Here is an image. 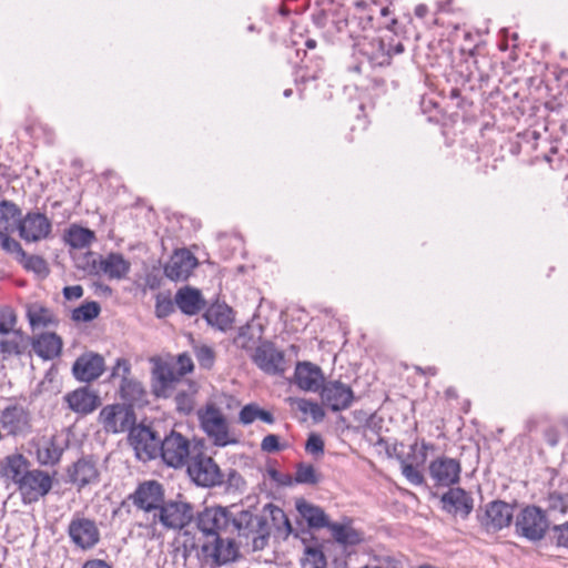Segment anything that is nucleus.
Wrapping results in <instances>:
<instances>
[{
	"label": "nucleus",
	"instance_id": "f257e3e1",
	"mask_svg": "<svg viewBox=\"0 0 568 568\" xmlns=\"http://www.w3.org/2000/svg\"><path fill=\"white\" fill-rule=\"evenodd\" d=\"M199 390L195 382L179 378L169 363L158 364L152 372V392L159 398L174 397L179 413L187 415L194 408V396Z\"/></svg>",
	"mask_w": 568,
	"mask_h": 568
},
{
	"label": "nucleus",
	"instance_id": "f03ea898",
	"mask_svg": "<svg viewBox=\"0 0 568 568\" xmlns=\"http://www.w3.org/2000/svg\"><path fill=\"white\" fill-rule=\"evenodd\" d=\"M403 51V43L390 34L386 37L364 36L354 43L355 54L361 55L371 67L388 65L393 54H399Z\"/></svg>",
	"mask_w": 568,
	"mask_h": 568
},
{
	"label": "nucleus",
	"instance_id": "7ed1b4c3",
	"mask_svg": "<svg viewBox=\"0 0 568 568\" xmlns=\"http://www.w3.org/2000/svg\"><path fill=\"white\" fill-rule=\"evenodd\" d=\"M231 532L236 531L239 536L252 537L254 551L263 550L270 539V526L266 517L254 515L248 510H241L237 514L231 511Z\"/></svg>",
	"mask_w": 568,
	"mask_h": 568
},
{
	"label": "nucleus",
	"instance_id": "20e7f679",
	"mask_svg": "<svg viewBox=\"0 0 568 568\" xmlns=\"http://www.w3.org/2000/svg\"><path fill=\"white\" fill-rule=\"evenodd\" d=\"M194 519V508L190 503L168 500L153 515L151 526L161 525L168 530H181Z\"/></svg>",
	"mask_w": 568,
	"mask_h": 568
},
{
	"label": "nucleus",
	"instance_id": "39448f33",
	"mask_svg": "<svg viewBox=\"0 0 568 568\" xmlns=\"http://www.w3.org/2000/svg\"><path fill=\"white\" fill-rule=\"evenodd\" d=\"M549 528L546 511L537 506H527L515 519V531L529 541L541 540Z\"/></svg>",
	"mask_w": 568,
	"mask_h": 568
},
{
	"label": "nucleus",
	"instance_id": "423d86ee",
	"mask_svg": "<svg viewBox=\"0 0 568 568\" xmlns=\"http://www.w3.org/2000/svg\"><path fill=\"white\" fill-rule=\"evenodd\" d=\"M202 560L211 568H219L232 562L237 557V548L232 538H199Z\"/></svg>",
	"mask_w": 568,
	"mask_h": 568
},
{
	"label": "nucleus",
	"instance_id": "0eeeda50",
	"mask_svg": "<svg viewBox=\"0 0 568 568\" xmlns=\"http://www.w3.org/2000/svg\"><path fill=\"white\" fill-rule=\"evenodd\" d=\"M251 359L263 373L272 376H282L288 368L284 352L267 339L256 345Z\"/></svg>",
	"mask_w": 568,
	"mask_h": 568
},
{
	"label": "nucleus",
	"instance_id": "6e6552de",
	"mask_svg": "<svg viewBox=\"0 0 568 568\" xmlns=\"http://www.w3.org/2000/svg\"><path fill=\"white\" fill-rule=\"evenodd\" d=\"M200 538L221 537L231 530V511L226 507H206L195 517Z\"/></svg>",
	"mask_w": 568,
	"mask_h": 568
},
{
	"label": "nucleus",
	"instance_id": "1a4fd4ad",
	"mask_svg": "<svg viewBox=\"0 0 568 568\" xmlns=\"http://www.w3.org/2000/svg\"><path fill=\"white\" fill-rule=\"evenodd\" d=\"M159 455L168 466L173 468L186 465L193 456L190 449V440L175 430L161 439Z\"/></svg>",
	"mask_w": 568,
	"mask_h": 568
},
{
	"label": "nucleus",
	"instance_id": "9d476101",
	"mask_svg": "<svg viewBox=\"0 0 568 568\" xmlns=\"http://www.w3.org/2000/svg\"><path fill=\"white\" fill-rule=\"evenodd\" d=\"M186 465L190 477L199 486L212 487L223 483V475L212 457L197 453Z\"/></svg>",
	"mask_w": 568,
	"mask_h": 568
},
{
	"label": "nucleus",
	"instance_id": "9b49d317",
	"mask_svg": "<svg viewBox=\"0 0 568 568\" xmlns=\"http://www.w3.org/2000/svg\"><path fill=\"white\" fill-rule=\"evenodd\" d=\"M130 499L136 508L149 516L148 519L152 520L153 515L164 503L163 486L156 480L141 483L135 491L130 495Z\"/></svg>",
	"mask_w": 568,
	"mask_h": 568
},
{
	"label": "nucleus",
	"instance_id": "f8f14e48",
	"mask_svg": "<svg viewBox=\"0 0 568 568\" xmlns=\"http://www.w3.org/2000/svg\"><path fill=\"white\" fill-rule=\"evenodd\" d=\"M129 442L136 458L142 462L154 459L159 455L161 437L148 426L138 425L131 428Z\"/></svg>",
	"mask_w": 568,
	"mask_h": 568
},
{
	"label": "nucleus",
	"instance_id": "ddd939ff",
	"mask_svg": "<svg viewBox=\"0 0 568 568\" xmlns=\"http://www.w3.org/2000/svg\"><path fill=\"white\" fill-rule=\"evenodd\" d=\"M64 440L60 436H41L29 442V454L42 466L55 465L64 450Z\"/></svg>",
	"mask_w": 568,
	"mask_h": 568
},
{
	"label": "nucleus",
	"instance_id": "4468645a",
	"mask_svg": "<svg viewBox=\"0 0 568 568\" xmlns=\"http://www.w3.org/2000/svg\"><path fill=\"white\" fill-rule=\"evenodd\" d=\"M52 487L51 476L40 469H29L24 478L18 485L23 504H32L45 496Z\"/></svg>",
	"mask_w": 568,
	"mask_h": 568
},
{
	"label": "nucleus",
	"instance_id": "2eb2a0df",
	"mask_svg": "<svg viewBox=\"0 0 568 568\" xmlns=\"http://www.w3.org/2000/svg\"><path fill=\"white\" fill-rule=\"evenodd\" d=\"M99 418L108 433L130 432L131 428L135 427L133 408L125 405H108L101 409Z\"/></svg>",
	"mask_w": 568,
	"mask_h": 568
},
{
	"label": "nucleus",
	"instance_id": "dca6fc26",
	"mask_svg": "<svg viewBox=\"0 0 568 568\" xmlns=\"http://www.w3.org/2000/svg\"><path fill=\"white\" fill-rule=\"evenodd\" d=\"M199 418L203 430L215 445L226 446L230 443L226 418L217 407L207 405L205 410L199 414Z\"/></svg>",
	"mask_w": 568,
	"mask_h": 568
},
{
	"label": "nucleus",
	"instance_id": "f3484780",
	"mask_svg": "<svg viewBox=\"0 0 568 568\" xmlns=\"http://www.w3.org/2000/svg\"><path fill=\"white\" fill-rule=\"evenodd\" d=\"M0 426L8 435L24 437L32 428L31 414L21 405H9L0 414Z\"/></svg>",
	"mask_w": 568,
	"mask_h": 568
},
{
	"label": "nucleus",
	"instance_id": "a211bd4d",
	"mask_svg": "<svg viewBox=\"0 0 568 568\" xmlns=\"http://www.w3.org/2000/svg\"><path fill=\"white\" fill-rule=\"evenodd\" d=\"M428 473L435 486L450 487L459 481L462 465L455 458L440 456L429 463Z\"/></svg>",
	"mask_w": 568,
	"mask_h": 568
},
{
	"label": "nucleus",
	"instance_id": "6ab92c4d",
	"mask_svg": "<svg viewBox=\"0 0 568 568\" xmlns=\"http://www.w3.org/2000/svg\"><path fill=\"white\" fill-rule=\"evenodd\" d=\"M17 229L24 242L34 243L48 237L51 232V222L40 212H29L20 217Z\"/></svg>",
	"mask_w": 568,
	"mask_h": 568
},
{
	"label": "nucleus",
	"instance_id": "aec40b11",
	"mask_svg": "<svg viewBox=\"0 0 568 568\" xmlns=\"http://www.w3.org/2000/svg\"><path fill=\"white\" fill-rule=\"evenodd\" d=\"M321 397L323 404L333 412H341L347 409L352 405L354 400V392L348 385L339 381H329L322 385Z\"/></svg>",
	"mask_w": 568,
	"mask_h": 568
},
{
	"label": "nucleus",
	"instance_id": "412c9836",
	"mask_svg": "<svg viewBox=\"0 0 568 568\" xmlns=\"http://www.w3.org/2000/svg\"><path fill=\"white\" fill-rule=\"evenodd\" d=\"M104 371L105 362L103 356L94 352H85L73 362V377L80 382H93Z\"/></svg>",
	"mask_w": 568,
	"mask_h": 568
},
{
	"label": "nucleus",
	"instance_id": "4be33fe9",
	"mask_svg": "<svg viewBox=\"0 0 568 568\" xmlns=\"http://www.w3.org/2000/svg\"><path fill=\"white\" fill-rule=\"evenodd\" d=\"M197 266L196 257L187 250H176L164 265V275L171 281H185Z\"/></svg>",
	"mask_w": 568,
	"mask_h": 568
},
{
	"label": "nucleus",
	"instance_id": "5701e85b",
	"mask_svg": "<svg viewBox=\"0 0 568 568\" xmlns=\"http://www.w3.org/2000/svg\"><path fill=\"white\" fill-rule=\"evenodd\" d=\"M513 517V507L509 504L495 500L487 505L481 523L488 531H497L509 526Z\"/></svg>",
	"mask_w": 568,
	"mask_h": 568
},
{
	"label": "nucleus",
	"instance_id": "b1692460",
	"mask_svg": "<svg viewBox=\"0 0 568 568\" xmlns=\"http://www.w3.org/2000/svg\"><path fill=\"white\" fill-rule=\"evenodd\" d=\"M294 379L301 389L307 392H317L324 384L322 369L310 362L297 363Z\"/></svg>",
	"mask_w": 568,
	"mask_h": 568
},
{
	"label": "nucleus",
	"instance_id": "393cba45",
	"mask_svg": "<svg viewBox=\"0 0 568 568\" xmlns=\"http://www.w3.org/2000/svg\"><path fill=\"white\" fill-rule=\"evenodd\" d=\"M100 541L97 524L87 518L73 520V545L81 550H90Z\"/></svg>",
	"mask_w": 568,
	"mask_h": 568
},
{
	"label": "nucleus",
	"instance_id": "a878e982",
	"mask_svg": "<svg viewBox=\"0 0 568 568\" xmlns=\"http://www.w3.org/2000/svg\"><path fill=\"white\" fill-rule=\"evenodd\" d=\"M30 469V462L19 453L6 456L0 460V476L12 481L17 487Z\"/></svg>",
	"mask_w": 568,
	"mask_h": 568
},
{
	"label": "nucleus",
	"instance_id": "bb28decb",
	"mask_svg": "<svg viewBox=\"0 0 568 568\" xmlns=\"http://www.w3.org/2000/svg\"><path fill=\"white\" fill-rule=\"evenodd\" d=\"M352 523V519L344 518L342 523H333L328 526L333 539L345 548L357 546L365 539L364 532L354 528Z\"/></svg>",
	"mask_w": 568,
	"mask_h": 568
},
{
	"label": "nucleus",
	"instance_id": "cd10ccee",
	"mask_svg": "<svg viewBox=\"0 0 568 568\" xmlns=\"http://www.w3.org/2000/svg\"><path fill=\"white\" fill-rule=\"evenodd\" d=\"M130 268V262L121 253L111 252L105 256L100 255L99 274H104L110 280L124 278Z\"/></svg>",
	"mask_w": 568,
	"mask_h": 568
},
{
	"label": "nucleus",
	"instance_id": "c85d7f7f",
	"mask_svg": "<svg viewBox=\"0 0 568 568\" xmlns=\"http://www.w3.org/2000/svg\"><path fill=\"white\" fill-rule=\"evenodd\" d=\"M443 509L467 517L473 510V498L462 488H449L442 496Z\"/></svg>",
	"mask_w": 568,
	"mask_h": 568
},
{
	"label": "nucleus",
	"instance_id": "c756f323",
	"mask_svg": "<svg viewBox=\"0 0 568 568\" xmlns=\"http://www.w3.org/2000/svg\"><path fill=\"white\" fill-rule=\"evenodd\" d=\"M174 303L183 314L189 316L197 314L205 306L201 292L191 286L178 290Z\"/></svg>",
	"mask_w": 568,
	"mask_h": 568
},
{
	"label": "nucleus",
	"instance_id": "7c9ffc66",
	"mask_svg": "<svg viewBox=\"0 0 568 568\" xmlns=\"http://www.w3.org/2000/svg\"><path fill=\"white\" fill-rule=\"evenodd\" d=\"M295 506L298 514L312 529H328V526L333 524L329 521L324 509L317 505L311 504L305 499H297Z\"/></svg>",
	"mask_w": 568,
	"mask_h": 568
},
{
	"label": "nucleus",
	"instance_id": "2f4dec72",
	"mask_svg": "<svg viewBox=\"0 0 568 568\" xmlns=\"http://www.w3.org/2000/svg\"><path fill=\"white\" fill-rule=\"evenodd\" d=\"M101 405L97 390L90 386H83L73 390V412L88 415Z\"/></svg>",
	"mask_w": 568,
	"mask_h": 568
},
{
	"label": "nucleus",
	"instance_id": "473e14b6",
	"mask_svg": "<svg viewBox=\"0 0 568 568\" xmlns=\"http://www.w3.org/2000/svg\"><path fill=\"white\" fill-rule=\"evenodd\" d=\"M99 470L97 462L92 457H84L73 464V484H78L80 488L98 484Z\"/></svg>",
	"mask_w": 568,
	"mask_h": 568
},
{
	"label": "nucleus",
	"instance_id": "72a5a7b5",
	"mask_svg": "<svg viewBox=\"0 0 568 568\" xmlns=\"http://www.w3.org/2000/svg\"><path fill=\"white\" fill-rule=\"evenodd\" d=\"M62 342L53 333H44L32 339L33 352L43 359H52L61 352Z\"/></svg>",
	"mask_w": 568,
	"mask_h": 568
},
{
	"label": "nucleus",
	"instance_id": "f704fd0d",
	"mask_svg": "<svg viewBox=\"0 0 568 568\" xmlns=\"http://www.w3.org/2000/svg\"><path fill=\"white\" fill-rule=\"evenodd\" d=\"M121 397L128 403V407L143 406L148 404V393L143 385L134 379L124 378L120 386Z\"/></svg>",
	"mask_w": 568,
	"mask_h": 568
},
{
	"label": "nucleus",
	"instance_id": "c9c22d12",
	"mask_svg": "<svg viewBox=\"0 0 568 568\" xmlns=\"http://www.w3.org/2000/svg\"><path fill=\"white\" fill-rule=\"evenodd\" d=\"M263 337V326L253 322L247 323L239 328L237 335L234 337V345L245 351H254L255 344Z\"/></svg>",
	"mask_w": 568,
	"mask_h": 568
},
{
	"label": "nucleus",
	"instance_id": "e433bc0d",
	"mask_svg": "<svg viewBox=\"0 0 568 568\" xmlns=\"http://www.w3.org/2000/svg\"><path fill=\"white\" fill-rule=\"evenodd\" d=\"M209 325L221 331H226L232 326V308L226 304L215 303L209 306L203 315Z\"/></svg>",
	"mask_w": 568,
	"mask_h": 568
},
{
	"label": "nucleus",
	"instance_id": "4c0bfd02",
	"mask_svg": "<svg viewBox=\"0 0 568 568\" xmlns=\"http://www.w3.org/2000/svg\"><path fill=\"white\" fill-rule=\"evenodd\" d=\"M7 338L0 339V354L2 359H8L12 355H22L29 345V338L20 331H11Z\"/></svg>",
	"mask_w": 568,
	"mask_h": 568
},
{
	"label": "nucleus",
	"instance_id": "58836bf2",
	"mask_svg": "<svg viewBox=\"0 0 568 568\" xmlns=\"http://www.w3.org/2000/svg\"><path fill=\"white\" fill-rule=\"evenodd\" d=\"M27 316L33 331L51 327L57 322L53 312L39 303L28 306Z\"/></svg>",
	"mask_w": 568,
	"mask_h": 568
},
{
	"label": "nucleus",
	"instance_id": "ea45409f",
	"mask_svg": "<svg viewBox=\"0 0 568 568\" xmlns=\"http://www.w3.org/2000/svg\"><path fill=\"white\" fill-rule=\"evenodd\" d=\"M386 8H378L377 4H367L364 1L356 2V13L348 23L357 22L363 30L374 28L375 13L385 14Z\"/></svg>",
	"mask_w": 568,
	"mask_h": 568
},
{
	"label": "nucleus",
	"instance_id": "a19ab883",
	"mask_svg": "<svg viewBox=\"0 0 568 568\" xmlns=\"http://www.w3.org/2000/svg\"><path fill=\"white\" fill-rule=\"evenodd\" d=\"M239 419L243 425H250L256 419H261L266 424H273L275 418L268 410L262 409L257 404L251 403L242 407Z\"/></svg>",
	"mask_w": 568,
	"mask_h": 568
},
{
	"label": "nucleus",
	"instance_id": "79ce46f5",
	"mask_svg": "<svg viewBox=\"0 0 568 568\" xmlns=\"http://www.w3.org/2000/svg\"><path fill=\"white\" fill-rule=\"evenodd\" d=\"M100 254L82 250L73 251V266L88 274H99Z\"/></svg>",
	"mask_w": 568,
	"mask_h": 568
},
{
	"label": "nucleus",
	"instance_id": "37998d69",
	"mask_svg": "<svg viewBox=\"0 0 568 568\" xmlns=\"http://www.w3.org/2000/svg\"><path fill=\"white\" fill-rule=\"evenodd\" d=\"M20 216L21 210L17 204L8 200L0 202V231H10L19 223Z\"/></svg>",
	"mask_w": 568,
	"mask_h": 568
},
{
	"label": "nucleus",
	"instance_id": "c03bdc74",
	"mask_svg": "<svg viewBox=\"0 0 568 568\" xmlns=\"http://www.w3.org/2000/svg\"><path fill=\"white\" fill-rule=\"evenodd\" d=\"M322 476L316 471L313 465L300 463L296 465L293 481L296 484L316 485L321 481Z\"/></svg>",
	"mask_w": 568,
	"mask_h": 568
},
{
	"label": "nucleus",
	"instance_id": "a18cd8bd",
	"mask_svg": "<svg viewBox=\"0 0 568 568\" xmlns=\"http://www.w3.org/2000/svg\"><path fill=\"white\" fill-rule=\"evenodd\" d=\"M302 568H326L327 560L318 547H306L301 560Z\"/></svg>",
	"mask_w": 568,
	"mask_h": 568
},
{
	"label": "nucleus",
	"instance_id": "49530a36",
	"mask_svg": "<svg viewBox=\"0 0 568 568\" xmlns=\"http://www.w3.org/2000/svg\"><path fill=\"white\" fill-rule=\"evenodd\" d=\"M547 510L550 515H565L568 511V494L551 491L546 499Z\"/></svg>",
	"mask_w": 568,
	"mask_h": 568
},
{
	"label": "nucleus",
	"instance_id": "de8ad7c7",
	"mask_svg": "<svg viewBox=\"0 0 568 568\" xmlns=\"http://www.w3.org/2000/svg\"><path fill=\"white\" fill-rule=\"evenodd\" d=\"M100 312L101 307L98 302H85L73 308V322H91L99 316Z\"/></svg>",
	"mask_w": 568,
	"mask_h": 568
},
{
	"label": "nucleus",
	"instance_id": "09e8293b",
	"mask_svg": "<svg viewBox=\"0 0 568 568\" xmlns=\"http://www.w3.org/2000/svg\"><path fill=\"white\" fill-rule=\"evenodd\" d=\"M95 240L93 231L73 224V251H79L88 247Z\"/></svg>",
	"mask_w": 568,
	"mask_h": 568
},
{
	"label": "nucleus",
	"instance_id": "8fccbe9b",
	"mask_svg": "<svg viewBox=\"0 0 568 568\" xmlns=\"http://www.w3.org/2000/svg\"><path fill=\"white\" fill-rule=\"evenodd\" d=\"M27 271H32L40 276L48 274V267L45 261L38 255H28L24 252V256H20L18 260Z\"/></svg>",
	"mask_w": 568,
	"mask_h": 568
},
{
	"label": "nucleus",
	"instance_id": "3c124183",
	"mask_svg": "<svg viewBox=\"0 0 568 568\" xmlns=\"http://www.w3.org/2000/svg\"><path fill=\"white\" fill-rule=\"evenodd\" d=\"M194 355L202 368L210 369L215 362V353L212 347L207 345L194 346Z\"/></svg>",
	"mask_w": 568,
	"mask_h": 568
},
{
	"label": "nucleus",
	"instance_id": "603ef678",
	"mask_svg": "<svg viewBox=\"0 0 568 568\" xmlns=\"http://www.w3.org/2000/svg\"><path fill=\"white\" fill-rule=\"evenodd\" d=\"M296 404L297 408L302 413L310 414L315 422H321L325 416L322 406L315 402L305 398H300L296 400Z\"/></svg>",
	"mask_w": 568,
	"mask_h": 568
},
{
	"label": "nucleus",
	"instance_id": "864d4df0",
	"mask_svg": "<svg viewBox=\"0 0 568 568\" xmlns=\"http://www.w3.org/2000/svg\"><path fill=\"white\" fill-rule=\"evenodd\" d=\"M8 232L0 231V246L3 251L13 254L19 260L20 256H24V251L17 240L9 236Z\"/></svg>",
	"mask_w": 568,
	"mask_h": 568
},
{
	"label": "nucleus",
	"instance_id": "5fc2aeb1",
	"mask_svg": "<svg viewBox=\"0 0 568 568\" xmlns=\"http://www.w3.org/2000/svg\"><path fill=\"white\" fill-rule=\"evenodd\" d=\"M400 468L403 476L414 486H420L425 483L423 473L413 464L407 463L405 459L400 460Z\"/></svg>",
	"mask_w": 568,
	"mask_h": 568
},
{
	"label": "nucleus",
	"instance_id": "6e6d98bb",
	"mask_svg": "<svg viewBox=\"0 0 568 568\" xmlns=\"http://www.w3.org/2000/svg\"><path fill=\"white\" fill-rule=\"evenodd\" d=\"M265 509L268 510L272 521L274 523V525L277 526V528H280V524H283L287 536L293 532V528L290 523V519L287 518L286 514L284 513V510L282 508H280L278 506H275L273 504H267L265 506Z\"/></svg>",
	"mask_w": 568,
	"mask_h": 568
},
{
	"label": "nucleus",
	"instance_id": "4d7b16f0",
	"mask_svg": "<svg viewBox=\"0 0 568 568\" xmlns=\"http://www.w3.org/2000/svg\"><path fill=\"white\" fill-rule=\"evenodd\" d=\"M174 367L175 374L179 378H183L184 375L191 373L194 368L193 361L187 353H182L178 355L174 364H170Z\"/></svg>",
	"mask_w": 568,
	"mask_h": 568
},
{
	"label": "nucleus",
	"instance_id": "13d9d810",
	"mask_svg": "<svg viewBox=\"0 0 568 568\" xmlns=\"http://www.w3.org/2000/svg\"><path fill=\"white\" fill-rule=\"evenodd\" d=\"M17 323L13 311L9 307L0 310V334L8 335L13 331Z\"/></svg>",
	"mask_w": 568,
	"mask_h": 568
},
{
	"label": "nucleus",
	"instance_id": "bf43d9fd",
	"mask_svg": "<svg viewBox=\"0 0 568 568\" xmlns=\"http://www.w3.org/2000/svg\"><path fill=\"white\" fill-rule=\"evenodd\" d=\"M174 305L175 303L166 296H156V303H155V315L159 318H164L172 314L174 312Z\"/></svg>",
	"mask_w": 568,
	"mask_h": 568
},
{
	"label": "nucleus",
	"instance_id": "052dcab7",
	"mask_svg": "<svg viewBox=\"0 0 568 568\" xmlns=\"http://www.w3.org/2000/svg\"><path fill=\"white\" fill-rule=\"evenodd\" d=\"M551 532L552 539L558 547L568 548V521L554 526Z\"/></svg>",
	"mask_w": 568,
	"mask_h": 568
},
{
	"label": "nucleus",
	"instance_id": "680f3d73",
	"mask_svg": "<svg viewBox=\"0 0 568 568\" xmlns=\"http://www.w3.org/2000/svg\"><path fill=\"white\" fill-rule=\"evenodd\" d=\"M285 448L286 445L280 444L278 436L274 434L266 435L261 443V449L266 453H276Z\"/></svg>",
	"mask_w": 568,
	"mask_h": 568
},
{
	"label": "nucleus",
	"instance_id": "e2e57ef3",
	"mask_svg": "<svg viewBox=\"0 0 568 568\" xmlns=\"http://www.w3.org/2000/svg\"><path fill=\"white\" fill-rule=\"evenodd\" d=\"M307 453L318 455L324 453V442L317 434H311L305 444Z\"/></svg>",
	"mask_w": 568,
	"mask_h": 568
},
{
	"label": "nucleus",
	"instance_id": "0e129e2a",
	"mask_svg": "<svg viewBox=\"0 0 568 568\" xmlns=\"http://www.w3.org/2000/svg\"><path fill=\"white\" fill-rule=\"evenodd\" d=\"M130 363L125 358H118L115 365L112 367L111 377H122V379L128 378L130 374Z\"/></svg>",
	"mask_w": 568,
	"mask_h": 568
},
{
	"label": "nucleus",
	"instance_id": "69168bd1",
	"mask_svg": "<svg viewBox=\"0 0 568 568\" xmlns=\"http://www.w3.org/2000/svg\"><path fill=\"white\" fill-rule=\"evenodd\" d=\"M244 478L234 469H231L227 475V487L236 491H243L245 489Z\"/></svg>",
	"mask_w": 568,
	"mask_h": 568
},
{
	"label": "nucleus",
	"instance_id": "338daca9",
	"mask_svg": "<svg viewBox=\"0 0 568 568\" xmlns=\"http://www.w3.org/2000/svg\"><path fill=\"white\" fill-rule=\"evenodd\" d=\"M268 477L281 486H291L293 484V477L290 474H283L275 468L267 469Z\"/></svg>",
	"mask_w": 568,
	"mask_h": 568
},
{
	"label": "nucleus",
	"instance_id": "774afa93",
	"mask_svg": "<svg viewBox=\"0 0 568 568\" xmlns=\"http://www.w3.org/2000/svg\"><path fill=\"white\" fill-rule=\"evenodd\" d=\"M544 437L547 444L551 447L556 446L559 442V433L555 427H548L544 432Z\"/></svg>",
	"mask_w": 568,
	"mask_h": 568
}]
</instances>
